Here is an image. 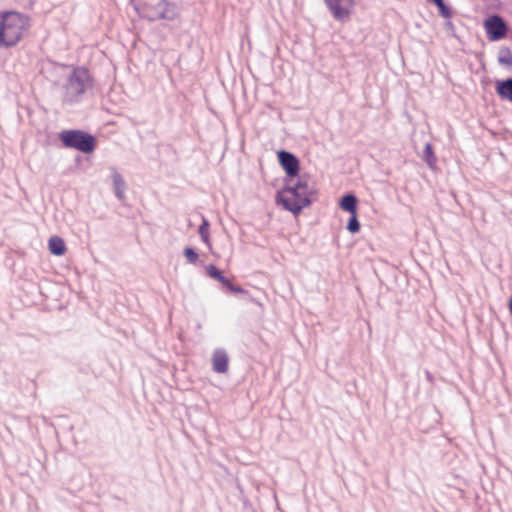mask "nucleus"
<instances>
[{"mask_svg":"<svg viewBox=\"0 0 512 512\" xmlns=\"http://www.w3.org/2000/svg\"><path fill=\"white\" fill-rule=\"evenodd\" d=\"M30 18L15 11H0V48L16 46L29 32Z\"/></svg>","mask_w":512,"mask_h":512,"instance_id":"nucleus-1","label":"nucleus"},{"mask_svg":"<svg viewBox=\"0 0 512 512\" xmlns=\"http://www.w3.org/2000/svg\"><path fill=\"white\" fill-rule=\"evenodd\" d=\"M313 193V187L304 177L299 178L297 182L289 179L286 181L285 188L278 192L276 200L286 210L298 215L303 208L310 205Z\"/></svg>","mask_w":512,"mask_h":512,"instance_id":"nucleus-2","label":"nucleus"},{"mask_svg":"<svg viewBox=\"0 0 512 512\" xmlns=\"http://www.w3.org/2000/svg\"><path fill=\"white\" fill-rule=\"evenodd\" d=\"M135 8L139 16L148 21L164 20L171 22L177 20L180 16L179 7L168 0L145 3L143 6Z\"/></svg>","mask_w":512,"mask_h":512,"instance_id":"nucleus-3","label":"nucleus"},{"mask_svg":"<svg viewBox=\"0 0 512 512\" xmlns=\"http://www.w3.org/2000/svg\"><path fill=\"white\" fill-rule=\"evenodd\" d=\"M91 86V77L85 68H75L69 74L64 86L65 100L72 102L81 96Z\"/></svg>","mask_w":512,"mask_h":512,"instance_id":"nucleus-4","label":"nucleus"},{"mask_svg":"<svg viewBox=\"0 0 512 512\" xmlns=\"http://www.w3.org/2000/svg\"><path fill=\"white\" fill-rule=\"evenodd\" d=\"M60 140L65 146L75 148L83 153H90L95 149V138L83 131H63L60 134Z\"/></svg>","mask_w":512,"mask_h":512,"instance_id":"nucleus-5","label":"nucleus"},{"mask_svg":"<svg viewBox=\"0 0 512 512\" xmlns=\"http://www.w3.org/2000/svg\"><path fill=\"white\" fill-rule=\"evenodd\" d=\"M483 25L490 41L501 40L507 34V25L498 15L489 16Z\"/></svg>","mask_w":512,"mask_h":512,"instance_id":"nucleus-6","label":"nucleus"},{"mask_svg":"<svg viewBox=\"0 0 512 512\" xmlns=\"http://www.w3.org/2000/svg\"><path fill=\"white\" fill-rule=\"evenodd\" d=\"M325 3L338 21L347 20L354 6V0H325Z\"/></svg>","mask_w":512,"mask_h":512,"instance_id":"nucleus-7","label":"nucleus"},{"mask_svg":"<svg viewBox=\"0 0 512 512\" xmlns=\"http://www.w3.org/2000/svg\"><path fill=\"white\" fill-rule=\"evenodd\" d=\"M278 159L287 175L290 179H293L299 172L298 159L293 154L286 151H279Z\"/></svg>","mask_w":512,"mask_h":512,"instance_id":"nucleus-8","label":"nucleus"},{"mask_svg":"<svg viewBox=\"0 0 512 512\" xmlns=\"http://www.w3.org/2000/svg\"><path fill=\"white\" fill-rule=\"evenodd\" d=\"M211 362L213 371H215L216 373L223 374L228 371L229 357L224 349L218 348L214 350L211 357Z\"/></svg>","mask_w":512,"mask_h":512,"instance_id":"nucleus-9","label":"nucleus"},{"mask_svg":"<svg viewBox=\"0 0 512 512\" xmlns=\"http://www.w3.org/2000/svg\"><path fill=\"white\" fill-rule=\"evenodd\" d=\"M114 193L119 200L125 199L126 182L116 168H110Z\"/></svg>","mask_w":512,"mask_h":512,"instance_id":"nucleus-10","label":"nucleus"},{"mask_svg":"<svg viewBox=\"0 0 512 512\" xmlns=\"http://www.w3.org/2000/svg\"><path fill=\"white\" fill-rule=\"evenodd\" d=\"M48 249L51 254L62 256L66 252V244L59 236H52L48 240Z\"/></svg>","mask_w":512,"mask_h":512,"instance_id":"nucleus-11","label":"nucleus"},{"mask_svg":"<svg viewBox=\"0 0 512 512\" xmlns=\"http://www.w3.org/2000/svg\"><path fill=\"white\" fill-rule=\"evenodd\" d=\"M496 92L501 98L512 102V78L498 82Z\"/></svg>","mask_w":512,"mask_h":512,"instance_id":"nucleus-12","label":"nucleus"},{"mask_svg":"<svg viewBox=\"0 0 512 512\" xmlns=\"http://www.w3.org/2000/svg\"><path fill=\"white\" fill-rule=\"evenodd\" d=\"M339 206L344 211H347L351 214H356L357 198L352 194L345 195L340 200Z\"/></svg>","mask_w":512,"mask_h":512,"instance_id":"nucleus-13","label":"nucleus"},{"mask_svg":"<svg viewBox=\"0 0 512 512\" xmlns=\"http://www.w3.org/2000/svg\"><path fill=\"white\" fill-rule=\"evenodd\" d=\"M206 271L211 278L221 282L223 285H229V280L222 276L221 272L214 265H208Z\"/></svg>","mask_w":512,"mask_h":512,"instance_id":"nucleus-14","label":"nucleus"},{"mask_svg":"<svg viewBox=\"0 0 512 512\" xmlns=\"http://www.w3.org/2000/svg\"><path fill=\"white\" fill-rule=\"evenodd\" d=\"M208 229H209V223L206 219H203V222L200 225L198 232L200 234L202 241L208 246V248L211 249V243H210Z\"/></svg>","mask_w":512,"mask_h":512,"instance_id":"nucleus-15","label":"nucleus"},{"mask_svg":"<svg viewBox=\"0 0 512 512\" xmlns=\"http://www.w3.org/2000/svg\"><path fill=\"white\" fill-rule=\"evenodd\" d=\"M498 62L502 65L512 66V53L508 48H502L499 51Z\"/></svg>","mask_w":512,"mask_h":512,"instance_id":"nucleus-16","label":"nucleus"},{"mask_svg":"<svg viewBox=\"0 0 512 512\" xmlns=\"http://www.w3.org/2000/svg\"><path fill=\"white\" fill-rule=\"evenodd\" d=\"M422 157L426 161V163L429 165V167L434 166L436 158L434 156L431 144L427 143L425 145Z\"/></svg>","mask_w":512,"mask_h":512,"instance_id":"nucleus-17","label":"nucleus"},{"mask_svg":"<svg viewBox=\"0 0 512 512\" xmlns=\"http://www.w3.org/2000/svg\"><path fill=\"white\" fill-rule=\"evenodd\" d=\"M347 230L351 233H357L360 230L357 214H351V217L347 223Z\"/></svg>","mask_w":512,"mask_h":512,"instance_id":"nucleus-18","label":"nucleus"},{"mask_svg":"<svg viewBox=\"0 0 512 512\" xmlns=\"http://www.w3.org/2000/svg\"><path fill=\"white\" fill-rule=\"evenodd\" d=\"M184 256L190 263H195L196 260L198 259V254L195 252L194 249L189 247L184 249Z\"/></svg>","mask_w":512,"mask_h":512,"instance_id":"nucleus-19","label":"nucleus"},{"mask_svg":"<svg viewBox=\"0 0 512 512\" xmlns=\"http://www.w3.org/2000/svg\"><path fill=\"white\" fill-rule=\"evenodd\" d=\"M228 289L233 293H243L244 290L239 286H234L229 282V285H226Z\"/></svg>","mask_w":512,"mask_h":512,"instance_id":"nucleus-20","label":"nucleus"},{"mask_svg":"<svg viewBox=\"0 0 512 512\" xmlns=\"http://www.w3.org/2000/svg\"><path fill=\"white\" fill-rule=\"evenodd\" d=\"M445 26H446L447 28H449V29H450V28H453V24H452L451 22H447V23L445 24Z\"/></svg>","mask_w":512,"mask_h":512,"instance_id":"nucleus-21","label":"nucleus"},{"mask_svg":"<svg viewBox=\"0 0 512 512\" xmlns=\"http://www.w3.org/2000/svg\"><path fill=\"white\" fill-rule=\"evenodd\" d=\"M510 312L512 314V298H511V301H510Z\"/></svg>","mask_w":512,"mask_h":512,"instance_id":"nucleus-22","label":"nucleus"}]
</instances>
